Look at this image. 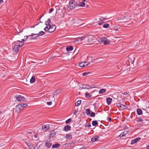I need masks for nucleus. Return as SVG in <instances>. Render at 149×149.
<instances>
[{
    "label": "nucleus",
    "instance_id": "f257e3e1",
    "mask_svg": "<svg viewBox=\"0 0 149 149\" xmlns=\"http://www.w3.org/2000/svg\"><path fill=\"white\" fill-rule=\"evenodd\" d=\"M22 41H20L19 40H17L14 42L15 45L13 48V50L15 53L18 52L19 47H21L23 45V44H22Z\"/></svg>",
    "mask_w": 149,
    "mask_h": 149
},
{
    "label": "nucleus",
    "instance_id": "f03ea898",
    "mask_svg": "<svg viewBox=\"0 0 149 149\" xmlns=\"http://www.w3.org/2000/svg\"><path fill=\"white\" fill-rule=\"evenodd\" d=\"M56 28V27L55 25H49L48 26H47L44 29V30L46 31H48L50 33H52L55 30Z\"/></svg>",
    "mask_w": 149,
    "mask_h": 149
},
{
    "label": "nucleus",
    "instance_id": "7ed1b4c3",
    "mask_svg": "<svg viewBox=\"0 0 149 149\" xmlns=\"http://www.w3.org/2000/svg\"><path fill=\"white\" fill-rule=\"evenodd\" d=\"M78 3L75 0L70 1L69 2L68 7L71 9H73L75 7L78 6Z\"/></svg>",
    "mask_w": 149,
    "mask_h": 149
},
{
    "label": "nucleus",
    "instance_id": "20e7f679",
    "mask_svg": "<svg viewBox=\"0 0 149 149\" xmlns=\"http://www.w3.org/2000/svg\"><path fill=\"white\" fill-rule=\"evenodd\" d=\"M16 97V99L17 101L19 102H23L26 101V99L23 96L21 95H17Z\"/></svg>",
    "mask_w": 149,
    "mask_h": 149
},
{
    "label": "nucleus",
    "instance_id": "39448f33",
    "mask_svg": "<svg viewBox=\"0 0 149 149\" xmlns=\"http://www.w3.org/2000/svg\"><path fill=\"white\" fill-rule=\"evenodd\" d=\"M95 87L94 85H90L88 84H83L81 86H80V88L82 89H89Z\"/></svg>",
    "mask_w": 149,
    "mask_h": 149
},
{
    "label": "nucleus",
    "instance_id": "423d86ee",
    "mask_svg": "<svg viewBox=\"0 0 149 149\" xmlns=\"http://www.w3.org/2000/svg\"><path fill=\"white\" fill-rule=\"evenodd\" d=\"M29 37H31V38H29V39L34 40L37 39L38 38V36L37 34L32 33L29 36Z\"/></svg>",
    "mask_w": 149,
    "mask_h": 149
},
{
    "label": "nucleus",
    "instance_id": "0eeeda50",
    "mask_svg": "<svg viewBox=\"0 0 149 149\" xmlns=\"http://www.w3.org/2000/svg\"><path fill=\"white\" fill-rule=\"evenodd\" d=\"M24 142L25 143L30 149H33V148L34 149H35V148L37 146V144L35 146V147L34 145H32L31 143L29 142H26L25 141Z\"/></svg>",
    "mask_w": 149,
    "mask_h": 149
},
{
    "label": "nucleus",
    "instance_id": "6e6552de",
    "mask_svg": "<svg viewBox=\"0 0 149 149\" xmlns=\"http://www.w3.org/2000/svg\"><path fill=\"white\" fill-rule=\"evenodd\" d=\"M117 106L118 107L121 108V109L124 110L127 108V106L123 104L120 103H118L117 104Z\"/></svg>",
    "mask_w": 149,
    "mask_h": 149
},
{
    "label": "nucleus",
    "instance_id": "1a4fd4ad",
    "mask_svg": "<svg viewBox=\"0 0 149 149\" xmlns=\"http://www.w3.org/2000/svg\"><path fill=\"white\" fill-rule=\"evenodd\" d=\"M49 128V125H45L42 126V130L44 131H46Z\"/></svg>",
    "mask_w": 149,
    "mask_h": 149
},
{
    "label": "nucleus",
    "instance_id": "9d476101",
    "mask_svg": "<svg viewBox=\"0 0 149 149\" xmlns=\"http://www.w3.org/2000/svg\"><path fill=\"white\" fill-rule=\"evenodd\" d=\"M23 107H22V104H19L17 105L16 107V109L17 111L18 110H21L23 109Z\"/></svg>",
    "mask_w": 149,
    "mask_h": 149
},
{
    "label": "nucleus",
    "instance_id": "9b49d317",
    "mask_svg": "<svg viewBox=\"0 0 149 149\" xmlns=\"http://www.w3.org/2000/svg\"><path fill=\"white\" fill-rule=\"evenodd\" d=\"M27 135L28 136H30L32 138V139H33V140H34L33 137V136L34 135V132L33 131H31V130L28 131Z\"/></svg>",
    "mask_w": 149,
    "mask_h": 149
},
{
    "label": "nucleus",
    "instance_id": "f8f14e48",
    "mask_svg": "<svg viewBox=\"0 0 149 149\" xmlns=\"http://www.w3.org/2000/svg\"><path fill=\"white\" fill-rule=\"evenodd\" d=\"M129 16L127 15H122L120 17V19H128L129 18Z\"/></svg>",
    "mask_w": 149,
    "mask_h": 149
},
{
    "label": "nucleus",
    "instance_id": "ddd939ff",
    "mask_svg": "<svg viewBox=\"0 0 149 149\" xmlns=\"http://www.w3.org/2000/svg\"><path fill=\"white\" fill-rule=\"evenodd\" d=\"M141 139L140 138H137L135 139L132 140L131 143V144L132 145L133 144L135 143H137L138 141H139Z\"/></svg>",
    "mask_w": 149,
    "mask_h": 149
},
{
    "label": "nucleus",
    "instance_id": "4468645a",
    "mask_svg": "<svg viewBox=\"0 0 149 149\" xmlns=\"http://www.w3.org/2000/svg\"><path fill=\"white\" fill-rule=\"evenodd\" d=\"M71 127L68 125L65 126L63 128V129L65 131L67 132L70 130Z\"/></svg>",
    "mask_w": 149,
    "mask_h": 149
},
{
    "label": "nucleus",
    "instance_id": "2eb2a0df",
    "mask_svg": "<svg viewBox=\"0 0 149 149\" xmlns=\"http://www.w3.org/2000/svg\"><path fill=\"white\" fill-rule=\"evenodd\" d=\"M128 133V131H125L122 132L120 135L119 136L120 137H123L125 136L126 134H127Z\"/></svg>",
    "mask_w": 149,
    "mask_h": 149
},
{
    "label": "nucleus",
    "instance_id": "dca6fc26",
    "mask_svg": "<svg viewBox=\"0 0 149 149\" xmlns=\"http://www.w3.org/2000/svg\"><path fill=\"white\" fill-rule=\"evenodd\" d=\"M99 136H96L91 139V141L93 142H95V141H97V140L99 138Z\"/></svg>",
    "mask_w": 149,
    "mask_h": 149
},
{
    "label": "nucleus",
    "instance_id": "f3484780",
    "mask_svg": "<svg viewBox=\"0 0 149 149\" xmlns=\"http://www.w3.org/2000/svg\"><path fill=\"white\" fill-rule=\"evenodd\" d=\"M85 40L88 42H90L93 40V39L92 38L87 36V37L86 38Z\"/></svg>",
    "mask_w": 149,
    "mask_h": 149
},
{
    "label": "nucleus",
    "instance_id": "a211bd4d",
    "mask_svg": "<svg viewBox=\"0 0 149 149\" xmlns=\"http://www.w3.org/2000/svg\"><path fill=\"white\" fill-rule=\"evenodd\" d=\"M87 37V36H85L82 37H79L77 38V40L78 41L80 40L81 41L85 39H86Z\"/></svg>",
    "mask_w": 149,
    "mask_h": 149
},
{
    "label": "nucleus",
    "instance_id": "6ab92c4d",
    "mask_svg": "<svg viewBox=\"0 0 149 149\" xmlns=\"http://www.w3.org/2000/svg\"><path fill=\"white\" fill-rule=\"evenodd\" d=\"M79 21V20H76L75 19H73L70 22V24L72 25L74 23H77Z\"/></svg>",
    "mask_w": 149,
    "mask_h": 149
},
{
    "label": "nucleus",
    "instance_id": "aec40b11",
    "mask_svg": "<svg viewBox=\"0 0 149 149\" xmlns=\"http://www.w3.org/2000/svg\"><path fill=\"white\" fill-rule=\"evenodd\" d=\"M52 143L49 141H46L45 144V145L48 148H50L52 146Z\"/></svg>",
    "mask_w": 149,
    "mask_h": 149
},
{
    "label": "nucleus",
    "instance_id": "412c9836",
    "mask_svg": "<svg viewBox=\"0 0 149 149\" xmlns=\"http://www.w3.org/2000/svg\"><path fill=\"white\" fill-rule=\"evenodd\" d=\"M73 49V47L72 46H68L66 47V50L67 52L72 51Z\"/></svg>",
    "mask_w": 149,
    "mask_h": 149
},
{
    "label": "nucleus",
    "instance_id": "4be33fe9",
    "mask_svg": "<svg viewBox=\"0 0 149 149\" xmlns=\"http://www.w3.org/2000/svg\"><path fill=\"white\" fill-rule=\"evenodd\" d=\"M112 99L111 98H108L107 99V102L108 105L110 104L112 102Z\"/></svg>",
    "mask_w": 149,
    "mask_h": 149
},
{
    "label": "nucleus",
    "instance_id": "5701e85b",
    "mask_svg": "<svg viewBox=\"0 0 149 149\" xmlns=\"http://www.w3.org/2000/svg\"><path fill=\"white\" fill-rule=\"evenodd\" d=\"M56 132L54 130H52L51 131L50 135L51 136L53 137L56 135Z\"/></svg>",
    "mask_w": 149,
    "mask_h": 149
},
{
    "label": "nucleus",
    "instance_id": "b1692460",
    "mask_svg": "<svg viewBox=\"0 0 149 149\" xmlns=\"http://www.w3.org/2000/svg\"><path fill=\"white\" fill-rule=\"evenodd\" d=\"M60 146L59 144L56 143L55 144H53L52 146V148H54L59 147Z\"/></svg>",
    "mask_w": 149,
    "mask_h": 149
},
{
    "label": "nucleus",
    "instance_id": "393cba45",
    "mask_svg": "<svg viewBox=\"0 0 149 149\" xmlns=\"http://www.w3.org/2000/svg\"><path fill=\"white\" fill-rule=\"evenodd\" d=\"M137 113L139 115H141L142 113V111L140 109H137Z\"/></svg>",
    "mask_w": 149,
    "mask_h": 149
},
{
    "label": "nucleus",
    "instance_id": "a878e982",
    "mask_svg": "<svg viewBox=\"0 0 149 149\" xmlns=\"http://www.w3.org/2000/svg\"><path fill=\"white\" fill-rule=\"evenodd\" d=\"M91 112V110L89 109L86 110V113L87 115H90Z\"/></svg>",
    "mask_w": 149,
    "mask_h": 149
},
{
    "label": "nucleus",
    "instance_id": "bb28decb",
    "mask_svg": "<svg viewBox=\"0 0 149 149\" xmlns=\"http://www.w3.org/2000/svg\"><path fill=\"white\" fill-rule=\"evenodd\" d=\"M106 91L105 89H102L99 91V93L100 94H102L105 93L106 92Z\"/></svg>",
    "mask_w": 149,
    "mask_h": 149
},
{
    "label": "nucleus",
    "instance_id": "cd10ccee",
    "mask_svg": "<svg viewBox=\"0 0 149 149\" xmlns=\"http://www.w3.org/2000/svg\"><path fill=\"white\" fill-rule=\"evenodd\" d=\"M110 41L109 40H107H107H105L104 42L103 43L104 45H107L110 43Z\"/></svg>",
    "mask_w": 149,
    "mask_h": 149
},
{
    "label": "nucleus",
    "instance_id": "c85d7f7f",
    "mask_svg": "<svg viewBox=\"0 0 149 149\" xmlns=\"http://www.w3.org/2000/svg\"><path fill=\"white\" fill-rule=\"evenodd\" d=\"M78 6H79L81 7H84L85 6V3L84 2H81L78 4Z\"/></svg>",
    "mask_w": 149,
    "mask_h": 149
},
{
    "label": "nucleus",
    "instance_id": "c756f323",
    "mask_svg": "<svg viewBox=\"0 0 149 149\" xmlns=\"http://www.w3.org/2000/svg\"><path fill=\"white\" fill-rule=\"evenodd\" d=\"M35 80L36 79L35 77L34 76H32L30 80V82L31 83H33L34 82H35Z\"/></svg>",
    "mask_w": 149,
    "mask_h": 149
},
{
    "label": "nucleus",
    "instance_id": "7c9ffc66",
    "mask_svg": "<svg viewBox=\"0 0 149 149\" xmlns=\"http://www.w3.org/2000/svg\"><path fill=\"white\" fill-rule=\"evenodd\" d=\"M66 138L69 139H72V135L70 134H66Z\"/></svg>",
    "mask_w": 149,
    "mask_h": 149
},
{
    "label": "nucleus",
    "instance_id": "2f4dec72",
    "mask_svg": "<svg viewBox=\"0 0 149 149\" xmlns=\"http://www.w3.org/2000/svg\"><path fill=\"white\" fill-rule=\"evenodd\" d=\"M105 40H107V38L106 37H103L100 39V40L98 41V42H104Z\"/></svg>",
    "mask_w": 149,
    "mask_h": 149
},
{
    "label": "nucleus",
    "instance_id": "473e14b6",
    "mask_svg": "<svg viewBox=\"0 0 149 149\" xmlns=\"http://www.w3.org/2000/svg\"><path fill=\"white\" fill-rule=\"evenodd\" d=\"M81 100H79L77 101L75 104V106H79L80 105L81 102Z\"/></svg>",
    "mask_w": 149,
    "mask_h": 149
},
{
    "label": "nucleus",
    "instance_id": "72a5a7b5",
    "mask_svg": "<svg viewBox=\"0 0 149 149\" xmlns=\"http://www.w3.org/2000/svg\"><path fill=\"white\" fill-rule=\"evenodd\" d=\"M92 124L93 126H95L98 125V123L95 120L92 122Z\"/></svg>",
    "mask_w": 149,
    "mask_h": 149
},
{
    "label": "nucleus",
    "instance_id": "f704fd0d",
    "mask_svg": "<svg viewBox=\"0 0 149 149\" xmlns=\"http://www.w3.org/2000/svg\"><path fill=\"white\" fill-rule=\"evenodd\" d=\"M85 97L88 98H90L91 97V95L89 93H86L85 94Z\"/></svg>",
    "mask_w": 149,
    "mask_h": 149
},
{
    "label": "nucleus",
    "instance_id": "c9c22d12",
    "mask_svg": "<svg viewBox=\"0 0 149 149\" xmlns=\"http://www.w3.org/2000/svg\"><path fill=\"white\" fill-rule=\"evenodd\" d=\"M136 121L137 122H143V121H144V120L142 119L141 118H139L137 119Z\"/></svg>",
    "mask_w": 149,
    "mask_h": 149
},
{
    "label": "nucleus",
    "instance_id": "e433bc0d",
    "mask_svg": "<svg viewBox=\"0 0 149 149\" xmlns=\"http://www.w3.org/2000/svg\"><path fill=\"white\" fill-rule=\"evenodd\" d=\"M38 36H41L45 34V32L43 31H41L39 32L38 34H37Z\"/></svg>",
    "mask_w": 149,
    "mask_h": 149
},
{
    "label": "nucleus",
    "instance_id": "4c0bfd02",
    "mask_svg": "<svg viewBox=\"0 0 149 149\" xmlns=\"http://www.w3.org/2000/svg\"><path fill=\"white\" fill-rule=\"evenodd\" d=\"M109 24H104L103 25V27L104 28H107L109 27Z\"/></svg>",
    "mask_w": 149,
    "mask_h": 149
},
{
    "label": "nucleus",
    "instance_id": "58836bf2",
    "mask_svg": "<svg viewBox=\"0 0 149 149\" xmlns=\"http://www.w3.org/2000/svg\"><path fill=\"white\" fill-rule=\"evenodd\" d=\"M84 62H82L80 63L79 64V66L81 67H83L84 66Z\"/></svg>",
    "mask_w": 149,
    "mask_h": 149
},
{
    "label": "nucleus",
    "instance_id": "ea45409f",
    "mask_svg": "<svg viewBox=\"0 0 149 149\" xmlns=\"http://www.w3.org/2000/svg\"><path fill=\"white\" fill-rule=\"evenodd\" d=\"M71 121V118H69L67 120L65 121V123L66 124H68L70 123Z\"/></svg>",
    "mask_w": 149,
    "mask_h": 149
},
{
    "label": "nucleus",
    "instance_id": "a19ab883",
    "mask_svg": "<svg viewBox=\"0 0 149 149\" xmlns=\"http://www.w3.org/2000/svg\"><path fill=\"white\" fill-rule=\"evenodd\" d=\"M91 113L90 114V116L91 117H94L95 116V114L94 112L91 111Z\"/></svg>",
    "mask_w": 149,
    "mask_h": 149
},
{
    "label": "nucleus",
    "instance_id": "79ce46f5",
    "mask_svg": "<svg viewBox=\"0 0 149 149\" xmlns=\"http://www.w3.org/2000/svg\"><path fill=\"white\" fill-rule=\"evenodd\" d=\"M84 66H86L90 64V63L88 62H84Z\"/></svg>",
    "mask_w": 149,
    "mask_h": 149
},
{
    "label": "nucleus",
    "instance_id": "37998d69",
    "mask_svg": "<svg viewBox=\"0 0 149 149\" xmlns=\"http://www.w3.org/2000/svg\"><path fill=\"white\" fill-rule=\"evenodd\" d=\"M99 19L101 21H103L105 20V18L104 17H101L99 18Z\"/></svg>",
    "mask_w": 149,
    "mask_h": 149
},
{
    "label": "nucleus",
    "instance_id": "c03bdc74",
    "mask_svg": "<svg viewBox=\"0 0 149 149\" xmlns=\"http://www.w3.org/2000/svg\"><path fill=\"white\" fill-rule=\"evenodd\" d=\"M89 73H90L89 72H84L83 74V75L84 76H86V75H88V74Z\"/></svg>",
    "mask_w": 149,
    "mask_h": 149
},
{
    "label": "nucleus",
    "instance_id": "a18cd8bd",
    "mask_svg": "<svg viewBox=\"0 0 149 149\" xmlns=\"http://www.w3.org/2000/svg\"><path fill=\"white\" fill-rule=\"evenodd\" d=\"M45 25H46L47 26H48V25H51L50 23H49V22H48L47 21L45 22Z\"/></svg>",
    "mask_w": 149,
    "mask_h": 149
},
{
    "label": "nucleus",
    "instance_id": "49530a36",
    "mask_svg": "<svg viewBox=\"0 0 149 149\" xmlns=\"http://www.w3.org/2000/svg\"><path fill=\"white\" fill-rule=\"evenodd\" d=\"M103 23H104V22L102 21L100 22H99L98 23V24L100 25H102Z\"/></svg>",
    "mask_w": 149,
    "mask_h": 149
},
{
    "label": "nucleus",
    "instance_id": "de8ad7c7",
    "mask_svg": "<svg viewBox=\"0 0 149 149\" xmlns=\"http://www.w3.org/2000/svg\"><path fill=\"white\" fill-rule=\"evenodd\" d=\"M22 107H23V109H24V107H25L27 106V104L26 103V104H22Z\"/></svg>",
    "mask_w": 149,
    "mask_h": 149
},
{
    "label": "nucleus",
    "instance_id": "09e8293b",
    "mask_svg": "<svg viewBox=\"0 0 149 149\" xmlns=\"http://www.w3.org/2000/svg\"><path fill=\"white\" fill-rule=\"evenodd\" d=\"M78 111L76 110H75L74 111L73 114L74 115H76Z\"/></svg>",
    "mask_w": 149,
    "mask_h": 149
},
{
    "label": "nucleus",
    "instance_id": "8fccbe9b",
    "mask_svg": "<svg viewBox=\"0 0 149 149\" xmlns=\"http://www.w3.org/2000/svg\"><path fill=\"white\" fill-rule=\"evenodd\" d=\"M54 10V9L52 8L50 9L49 12V13H51Z\"/></svg>",
    "mask_w": 149,
    "mask_h": 149
},
{
    "label": "nucleus",
    "instance_id": "3c124183",
    "mask_svg": "<svg viewBox=\"0 0 149 149\" xmlns=\"http://www.w3.org/2000/svg\"><path fill=\"white\" fill-rule=\"evenodd\" d=\"M107 119L110 121H111V119L109 117H108L107 118Z\"/></svg>",
    "mask_w": 149,
    "mask_h": 149
},
{
    "label": "nucleus",
    "instance_id": "603ef678",
    "mask_svg": "<svg viewBox=\"0 0 149 149\" xmlns=\"http://www.w3.org/2000/svg\"><path fill=\"white\" fill-rule=\"evenodd\" d=\"M47 103L48 105H51L52 104V102H47Z\"/></svg>",
    "mask_w": 149,
    "mask_h": 149
},
{
    "label": "nucleus",
    "instance_id": "864d4df0",
    "mask_svg": "<svg viewBox=\"0 0 149 149\" xmlns=\"http://www.w3.org/2000/svg\"><path fill=\"white\" fill-rule=\"evenodd\" d=\"M91 126L90 123H88V124L86 125V127H90Z\"/></svg>",
    "mask_w": 149,
    "mask_h": 149
},
{
    "label": "nucleus",
    "instance_id": "5fc2aeb1",
    "mask_svg": "<svg viewBox=\"0 0 149 149\" xmlns=\"http://www.w3.org/2000/svg\"><path fill=\"white\" fill-rule=\"evenodd\" d=\"M38 136V134H35L34 135V137L35 138H36V139H37Z\"/></svg>",
    "mask_w": 149,
    "mask_h": 149
},
{
    "label": "nucleus",
    "instance_id": "6e6d98bb",
    "mask_svg": "<svg viewBox=\"0 0 149 149\" xmlns=\"http://www.w3.org/2000/svg\"><path fill=\"white\" fill-rule=\"evenodd\" d=\"M47 21L49 22V23H51V19L49 18L48 19Z\"/></svg>",
    "mask_w": 149,
    "mask_h": 149
},
{
    "label": "nucleus",
    "instance_id": "4d7b16f0",
    "mask_svg": "<svg viewBox=\"0 0 149 149\" xmlns=\"http://www.w3.org/2000/svg\"><path fill=\"white\" fill-rule=\"evenodd\" d=\"M23 32V31H21L20 32H19L18 33H17V34L19 35H20V33H22V32Z\"/></svg>",
    "mask_w": 149,
    "mask_h": 149
},
{
    "label": "nucleus",
    "instance_id": "13d9d810",
    "mask_svg": "<svg viewBox=\"0 0 149 149\" xmlns=\"http://www.w3.org/2000/svg\"><path fill=\"white\" fill-rule=\"evenodd\" d=\"M3 2V0H0V3H2Z\"/></svg>",
    "mask_w": 149,
    "mask_h": 149
},
{
    "label": "nucleus",
    "instance_id": "bf43d9fd",
    "mask_svg": "<svg viewBox=\"0 0 149 149\" xmlns=\"http://www.w3.org/2000/svg\"><path fill=\"white\" fill-rule=\"evenodd\" d=\"M24 37H25L24 38L26 40L27 39L28 37L27 36H24Z\"/></svg>",
    "mask_w": 149,
    "mask_h": 149
},
{
    "label": "nucleus",
    "instance_id": "052dcab7",
    "mask_svg": "<svg viewBox=\"0 0 149 149\" xmlns=\"http://www.w3.org/2000/svg\"><path fill=\"white\" fill-rule=\"evenodd\" d=\"M114 30L115 31H118V28H116L114 29Z\"/></svg>",
    "mask_w": 149,
    "mask_h": 149
},
{
    "label": "nucleus",
    "instance_id": "680f3d73",
    "mask_svg": "<svg viewBox=\"0 0 149 149\" xmlns=\"http://www.w3.org/2000/svg\"><path fill=\"white\" fill-rule=\"evenodd\" d=\"M57 92H58V91H55L54 92V93H56V94H58V93H57Z\"/></svg>",
    "mask_w": 149,
    "mask_h": 149
},
{
    "label": "nucleus",
    "instance_id": "e2e57ef3",
    "mask_svg": "<svg viewBox=\"0 0 149 149\" xmlns=\"http://www.w3.org/2000/svg\"><path fill=\"white\" fill-rule=\"evenodd\" d=\"M147 149H149V145H148V146H147Z\"/></svg>",
    "mask_w": 149,
    "mask_h": 149
},
{
    "label": "nucleus",
    "instance_id": "0e129e2a",
    "mask_svg": "<svg viewBox=\"0 0 149 149\" xmlns=\"http://www.w3.org/2000/svg\"><path fill=\"white\" fill-rule=\"evenodd\" d=\"M35 25H33L31 27V28H34V27H35Z\"/></svg>",
    "mask_w": 149,
    "mask_h": 149
},
{
    "label": "nucleus",
    "instance_id": "69168bd1",
    "mask_svg": "<svg viewBox=\"0 0 149 149\" xmlns=\"http://www.w3.org/2000/svg\"><path fill=\"white\" fill-rule=\"evenodd\" d=\"M22 41H24V39H22Z\"/></svg>",
    "mask_w": 149,
    "mask_h": 149
},
{
    "label": "nucleus",
    "instance_id": "338daca9",
    "mask_svg": "<svg viewBox=\"0 0 149 149\" xmlns=\"http://www.w3.org/2000/svg\"><path fill=\"white\" fill-rule=\"evenodd\" d=\"M85 1H86V0H82V1L83 2H84Z\"/></svg>",
    "mask_w": 149,
    "mask_h": 149
},
{
    "label": "nucleus",
    "instance_id": "774afa93",
    "mask_svg": "<svg viewBox=\"0 0 149 149\" xmlns=\"http://www.w3.org/2000/svg\"><path fill=\"white\" fill-rule=\"evenodd\" d=\"M127 92H125L124 93V94H127Z\"/></svg>",
    "mask_w": 149,
    "mask_h": 149
}]
</instances>
